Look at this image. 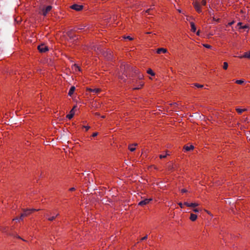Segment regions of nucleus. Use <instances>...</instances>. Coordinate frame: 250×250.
<instances>
[{
  "instance_id": "1",
  "label": "nucleus",
  "mask_w": 250,
  "mask_h": 250,
  "mask_svg": "<svg viewBox=\"0 0 250 250\" xmlns=\"http://www.w3.org/2000/svg\"><path fill=\"white\" fill-rule=\"evenodd\" d=\"M52 6L50 5L47 6L46 7L44 6H40L39 9V13L42 15L44 16H45L47 13L51 11L52 9Z\"/></svg>"
},
{
  "instance_id": "2",
  "label": "nucleus",
  "mask_w": 250,
  "mask_h": 250,
  "mask_svg": "<svg viewBox=\"0 0 250 250\" xmlns=\"http://www.w3.org/2000/svg\"><path fill=\"white\" fill-rule=\"evenodd\" d=\"M39 210V209H36L34 208L24 209L23 212L21 214L20 219L22 220L23 217L29 215L30 214L32 213L33 212L35 211H38Z\"/></svg>"
},
{
  "instance_id": "3",
  "label": "nucleus",
  "mask_w": 250,
  "mask_h": 250,
  "mask_svg": "<svg viewBox=\"0 0 250 250\" xmlns=\"http://www.w3.org/2000/svg\"><path fill=\"white\" fill-rule=\"evenodd\" d=\"M59 215L58 213L48 212L45 214V216L49 221H53L55 218Z\"/></svg>"
},
{
  "instance_id": "4",
  "label": "nucleus",
  "mask_w": 250,
  "mask_h": 250,
  "mask_svg": "<svg viewBox=\"0 0 250 250\" xmlns=\"http://www.w3.org/2000/svg\"><path fill=\"white\" fill-rule=\"evenodd\" d=\"M192 4L195 9L198 13H200L202 12V9L200 4L197 0H194Z\"/></svg>"
},
{
  "instance_id": "5",
  "label": "nucleus",
  "mask_w": 250,
  "mask_h": 250,
  "mask_svg": "<svg viewBox=\"0 0 250 250\" xmlns=\"http://www.w3.org/2000/svg\"><path fill=\"white\" fill-rule=\"evenodd\" d=\"M38 49L40 52H45L48 50V47L44 44H41L38 46Z\"/></svg>"
},
{
  "instance_id": "6",
  "label": "nucleus",
  "mask_w": 250,
  "mask_h": 250,
  "mask_svg": "<svg viewBox=\"0 0 250 250\" xmlns=\"http://www.w3.org/2000/svg\"><path fill=\"white\" fill-rule=\"evenodd\" d=\"M152 199L151 198L145 199V200L140 201L138 203V205L142 207L144 206L145 205L148 204L151 201H152Z\"/></svg>"
},
{
  "instance_id": "7",
  "label": "nucleus",
  "mask_w": 250,
  "mask_h": 250,
  "mask_svg": "<svg viewBox=\"0 0 250 250\" xmlns=\"http://www.w3.org/2000/svg\"><path fill=\"white\" fill-rule=\"evenodd\" d=\"M71 8L76 11H80L82 10L83 6L81 5L73 4L71 6Z\"/></svg>"
},
{
  "instance_id": "8",
  "label": "nucleus",
  "mask_w": 250,
  "mask_h": 250,
  "mask_svg": "<svg viewBox=\"0 0 250 250\" xmlns=\"http://www.w3.org/2000/svg\"><path fill=\"white\" fill-rule=\"evenodd\" d=\"M237 57L240 59L246 58L250 59V50L249 52H245L243 55H240Z\"/></svg>"
},
{
  "instance_id": "9",
  "label": "nucleus",
  "mask_w": 250,
  "mask_h": 250,
  "mask_svg": "<svg viewBox=\"0 0 250 250\" xmlns=\"http://www.w3.org/2000/svg\"><path fill=\"white\" fill-rule=\"evenodd\" d=\"M167 52V50L164 48H159L156 50V53L158 54L161 53H166Z\"/></svg>"
},
{
  "instance_id": "10",
  "label": "nucleus",
  "mask_w": 250,
  "mask_h": 250,
  "mask_svg": "<svg viewBox=\"0 0 250 250\" xmlns=\"http://www.w3.org/2000/svg\"><path fill=\"white\" fill-rule=\"evenodd\" d=\"M74 114L75 111L74 110V108H73L70 110L69 113L68 115H67L66 117L70 120L73 118V117L74 115Z\"/></svg>"
},
{
  "instance_id": "11",
  "label": "nucleus",
  "mask_w": 250,
  "mask_h": 250,
  "mask_svg": "<svg viewBox=\"0 0 250 250\" xmlns=\"http://www.w3.org/2000/svg\"><path fill=\"white\" fill-rule=\"evenodd\" d=\"M197 216L196 214L192 213H190L189 219L191 221H195L197 219Z\"/></svg>"
},
{
  "instance_id": "12",
  "label": "nucleus",
  "mask_w": 250,
  "mask_h": 250,
  "mask_svg": "<svg viewBox=\"0 0 250 250\" xmlns=\"http://www.w3.org/2000/svg\"><path fill=\"white\" fill-rule=\"evenodd\" d=\"M72 70L75 72L80 71V68L76 64H74L72 66Z\"/></svg>"
},
{
  "instance_id": "13",
  "label": "nucleus",
  "mask_w": 250,
  "mask_h": 250,
  "mask_svg": "<svg viewBox=\"0 0 250 250\" xmlns=\"http://www.w3.org/2000/svg\"><path fill=\"white\" fill-rule=\"evenodd\" d=\"M144 85V83L143 82H139V84L138 86H134L133 87V89H139Z\"/></svg>"
},
{
  "instance_id": "14",
  "label": "nucleus",
  "mask_w": 250,
  "mask_h": 250,
  "mask_svg": "<svg viewBox=\"0 0 250 250\" xmlns=\"http://www.w3.org/2000/svg\"><path fill=\"white\" fill-rule=\"evenodd\" d=\"M87 90H88L91 92H93L94 93H98L101 91V89L99 88H94V89L88 88V89H87Z\"/></svg>"
},
{
  "instance_id": "15",
  "label": "nucleus",
  "mask_w": 250,
  "mask_h": 250,
  "mask_svg": "<svg viewBox=\"0 0 250 250\" xmlns=\"http://www.w3.org/2000/svg\"><path fill=\"white\" fill-rule=\"evenodd\" d=\"M193 148H194V146L192 145H190L189 146H185L184 147V149H185V151H188L193 149Z\"/></svg>"
},
{
  "instance_id": "16",
  "label": "nucleus",
  "mask_w": 250,
  "mask_h": 250,
  "mask_svg": "<svg viewBox=\"0 0 250 250\" xmlns=\"http://www.w3.org/2000/svg\"><path fill=\"white\" fill-rule=\"evenodd\" d=\"M191 31L193 32H195L196 30V26L195 24L193 22H190Z\"/></svg>"
},
{
  "instance_id": "17",
  "label": "nucleus",
  "mask_w": 250,
  "mask_h": 250,
  "mask_svg": "<svg viewBox=\"0 0 250 250\" xmlns=\"http://www.w3.org/2000/svg\"><path fill=\"white\" fill-rule=\"evenodd\" d=\"M136 144H132V145H130L128 146V149L131 151H133L134 150H135V146H136Z\"/></svg>"
},
{
  "instance_id": "18",
  "label": "nucleus",
  "mask_w": 250,
  "mask_h": 250,
  "mask_svg": "<svg viewBox=\"0 0 250 250\" xmlns=\"http://www.w3.org/2000/svg\"><path fill=\"white\" fill-rule=\"evenodd\" d=\"M75 90V87L74 86H72L69 89V91L68 92V95L71 96L73 94Z\"/></svg>"
},
{
  "instance_id": "19",
  "label": "nucleus",
  "mask_w": 250,
  "mask_h": 250,
  "mask_svg": "<svg viewBox=\"0 0 250 250\" xmlns=\"http://www.w3.org/2000/svg\"><path fill=\"white\" fill-rule=\"evenodd\" d=\"M236 111L238 112V114H241L243 112L246 110V109L245 108H236Z\"/></svg>"
},
{
  "instance_id": "20",
  "label": "nucleus",
  "mask_w": 250,
  "mask_h": 250,
  "mask_svg": "<svg viewBox=\"0 0 250 250\" xmlns=\"http://www.w3.org/2000/svg\"><path fill=\"white\" fill-rule=\"evenodd\" d=\"M147 73L148 74L151 75V76H154V75H155V73L153 72L152 70L151 69H149L148 70H147Z\"/></svg>"
},
{
  "instance_id": "21",
  "label": "nucleus",
  "mask_w": 250,
  "mask_h": 250,
  "mask_svg": "<svg viewBox=\"0 0 250 250\" xmlns=\"http://www.w3.org/2000/svg\"><path fill=\"white\" fill-rule=\"evenodd\" d=\"M223 69H224L225 70H226L228 69V64L227 62H224L223 63Z\"/></svg>"
},
{
  "instance_id": "22",
  "label": "nucleus",
  "mask_w": 250,
  "mask_h": 250,
  "mask_svg": "<svg viewBox=\"0 0 250 250\" xmlns=\"http://www.w3.org/2000/svg\"><path fill=\"white\" fill-rule=\"evenodd\" d=\"M235 83L237 84H242L243 83H244V81L242 80H236L235 81Z\"/></svg>"
},
{
  "instance_id": "23",
  "label": "nucleus",
  "mask_w": 250,
  "mask_h": 250,
  "mask_svg": "<svg viewBox=\"0 0 250 250\" xmlns=\"http://www.w3.org/2000/svg\"><path fill=\"white\" fill-rule=\"evenodd\" d=\"M198 206H199V204L196 203H191L190 204V207H193V208L197 207Z\"/></svg>"
},
{
  "instance_id": "24",
  "label": "nucleus",
  "mask_w": 250,
  "mask_h": 250,
  "mask_svg": "<svg viewBox=\"0 0 250 250\" xmlns=\"http://www.w3.org/2000/svg\"><path fill=\"white\" fill-rule=\"evenodd\" d=\"M82 127L85 129V131H87L89 128L90 126L89 125H83Z\"/></svg>"
},
{
  "instance_id": "25",
  "label": "nucleus",
  "mask_w": 250,
  "mask_h": 250,
  "mask_svg": "<svg viewBox=\"0 0 250 250\" xmlns=\"http://www.w3.org/2000/svg\"><path fill=\"white\" fill-rule=\"evenodd\" d=\"M203 45L205 47L207 48H211V46L208 44H203Z\"/></svg>"
},
{
  "instance_id": "26",
  "label": "nucleus",
  "mask_w": 250,
  "mask_h": 250,
  "mask_svg": "<svg viewBox=\"0 0 250 250\" xmlns=\"http://www.w3.org/2000/svg\"><path fill=\"white\" fill-rule=\"evenodd\" d=\"M194 85L198 88H202L203 87V85L198 83H195Z\"/></svg>"
},
{
  "instance_id": "27",
  "label": "nucleus",
  "mask_w": 250,
  "mask_h": 250,
  "mask_svg": "<svg viewBox=\"0 0 250 250\" xmlns=\"http://www.w3.org/2000/svg\"><path fill=\"white\" fill-rule=\"evenodd\" d=\"M190 204H191V203H189L188 202H185L184 203V205L188 207H190Z\"/></svg>"
},
{
  "instance_id": "28",
  "label": "nucleus",
  "mask_w": 250,
  "mask_h": 250,
  "mask_svg": "<svg viewBox=\"0 0 250 250\" xmlns=\"http://www.w3.org/2000/svg\"><path fill=\"white\" fill-rule=\"evenodd\" d=\"M206 3H207V1H206V0H202V1H201V5H206Z\"/></svg>"
},
{
  "instance_id": "29",
  "label": "nucleus",
  "mask_w": 250,
  "mask_h": 250,
  "mask_svg": "<svg viewBox=\"0 0 250 250\" xmlns=\"http://www.w3.org/2000/svg\"><path fill=\"white\" fill-rule=\"evenodd\" d=\"M166 156H167V154H166V155L161 154L160 155V158L161 159H162V158H164L166 157Z\"/></svg>"
},
{
  "instance_id": "30",
  "label": "nucleus",
  "mask_w": 250,
  "mask_h": 250,
  "mask_svg": "<svg viewBox=\"0 0 250 250\" xmlns=\"http://www.w3.org/2000/svg\"><path fill=\"white\" fill-rule=\"evenodd\" d=\"M193 211L194 212H198L199 211V209L198 208H194L193 209Z\"/></svg>"
},
{
  "instance_id": "31",
  "label": "nucleus",
  "mask_w": 250,
  "mask_h": 250,
  "mask_svg": "<svg viewBox=\"0 0 250 250\" xmlns=\"http://www.w3.org/2000/svg\"><path fill=\"white\" fill-rule=\"evenodd\" d=\"M248 28V26L246 25H245L244 26H242L240 27V28L244 29V28Z\"/></svg>"
},
{
  "instance_id": "32",
  "label": "nucleus",
  "mask_w": 250,
  "mask_h": 250,
  "mask_svg": "<svg viewBox=\"0 0 250 250\" xmlns=\"http://www.w3.org/2000/svg\"><path fill=\"white\" fill-rule=\"evenodd\" d=\"M179 206L180 207V208H183L184 204H183L181 202H180L178 203Z\"/></svg>"
},
{
  "instance_id": "33",
  "label": "nucleus",
  "mask_w": 250,
  "mask_h": 250,
  "mask_svg": "<svg viewBox=\"0 0 250 250\" xmlns=\"http://www.w3.org/2000/svg\"><path fill=\"white\" fill-rule=\"evenodd\" d=\"M125 39H127L129 40H132V38L131 37H130V36H127L126 37H125Z\"/></svg>"
},
{
  "instance_id": "34",
  "label": "nucleus",
  "mask_w": 250,
  "mask_h": 250,
  "mask_svg": "<svg viewBox=\"0 0 250 250\" xmlns=\"http://www.w3.org/2000/svg\"><path fill=\"white\" fill-rule=\"evenodd\" d=\"M97 135H98V133L97 132H94L92 134V137H96V136H97Z\"/></svg>"
},
{
  "instance_id": "35",
  "label": "nucleus",
  "mask_w": 250,
  "mask_h": 250,
  "mask_svg": "<svg viewBox=\"0 0 250 250\" xmlns=\"http://www.w3.org/2000/svg\"><path fill=\"white\" fill-rule=\"evenodd\" d=\"M151 9H150H150H148L146 10V13H148V14H150V10H151Z\"/></svg>"
},
{
  "instance_id": "36",
  "label": "nucleus",
  "mask_w": 250,
  "mask_h": 250,
  "mask_svg": "<svg viewBox=\"0 0 250 250\" xmlns=\"http://www.w3.org/2000/svg\"><path fill=\"white\" fill-rule=\"evenodd\" d=\"M187 192V190L186 189H181V192L182 193H185V192Z\"/></svg>"
},
{
  "instance_id": "37",
  "label": "nucleus",
  "mask_w": 250,
  "mask_h": 250,
  "mask_svg": "<svg viewBox=\"0 0 250 250\" xmlns=\"http://www.w3.org/2000/svg\"><path fill=\"white\" fill-rule=\"evenodd\" d=\"M147 235H146V236H144V237H143V238L141 239V240H144L146 239H147Z\"/></svg>"
},
{
  "instance_id": "38",
  "label": "nucleus",
  "mask_w": 250,
  "mask_h": 250,
  "mask_svg": "<svg viewBox=\"0 0 250 250\" xmlns=\"http://www.w3.org/2000/svg\"><path fill=\"white\" fill-rule=\"evenodd\" d=\"M70 191H73L75 190V188H70L69 189Z\"/></svg>"
},
{
  "instance_id": "39",
  "label": "nucleus",
  "mask_w": 250,
  "mask_h": 250,
  "mask_svg": "<svg viewBox=\"0 0 250 250\" xmlns=\"http://www.w3.org/2000/svg\"><path fill=\"white\" fill-rule=\"evenodd\" d=\"M234 23L233 21L229 23V25H231Z\"/></svg>"
},
{
  "instance_id": "40",
  "label": "nucleus",
  "mask_w": 250,
  "mask_h": 250,
  "mask_svg": "<svg viewBox=\"0 0 250 250\" xmlns=\"http://www.w3.org/2000/svg\"><path fill=\"white\" fill-rule=\"evenodd\" d=\"M196 34H197V35L199 36V35H200L199 31H198L197 32Z\"/></svg>"
},
{
  "instance_id": "41",
  "label": "nucleus",
  "mask_w": 250,
  "mask_h": 250,
  "mask_svg": "<svg viewBox=\"0 0 250 250\" xmlns=\"http://www.w3.org/2000/svg\"><path fill=\"white\" fill-rule=\"evenodd\" d=\"M19 219L18 218H14L13 219V221H15V220H18Z\"/></svg>"
},
{
  "instance_id": "42",
  "label": "nucleus",
  "mask_w": 250,
  "mask_h": 250,
  "mask_svg": "<svg viewBox=\"0 0 250 250\" xmlns=\"http://www.w3.org/2000/svg\"><path fill=\"white\" fill-rule=\"evenodd\" d=\"M242 24L241 22H238V25H241Z\"/></svg>"
},
{
  "instance_id": "43",
  "label": "nucleus",
  "mask_w": 250,
  "mask_h": 250,
  "mask_svg": "<svg viewBox=\"0 0 250 250\" xmlns=\"http://www.w3.org/2000/svg\"><path fill=\"white\" fill-rule=\"evenodd\" d=\"M171 104V105H176V104H176V103H174L173 104Z\"/></svg>"
},
{
  "instance_id": "44",
  "label": "nucleus",
  "mask_w": 250,
  "mask_h": 250,
  "mask_svg": "<svg viewBox=\"0 0 250 250\" xmlns=\"http://www.w3.org/2000/svg\"><path fill=\"white\" fill-rule=\"evenodd\" d=\"M178 12H179V13H181V12H182V11H181V10H178Z\"/></svg>"
},
{
  "instance_id": "45",
  "label": "nucleus",
  "mask_w": 250,
  "mask_h": 250,
  "mask_svg": "<svg viewBox=\"0 0 250 250\" xmlns=\"http://www.w3.org/2000/svg\"><path fill=\"white\" fill-rule=\"evenodd\" d=\"M146 33L147 34H150L151 33L150 32H146Z\"/></svg>"
}]
</instances>
